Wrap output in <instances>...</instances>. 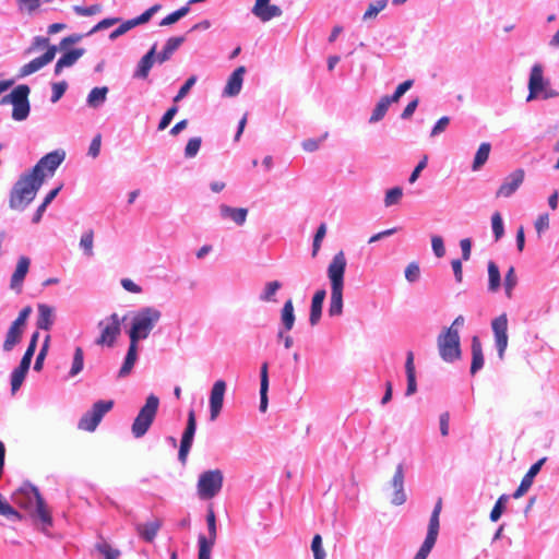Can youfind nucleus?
Instances as JSON below:
<instances>
[{
	"mask_svg": "<svg viewBox=\"0 0 559 559\" xmlns=\"http://www.w3.org/2000/svg\"><path fill=\"white\" fill-rule=\"evenodd\" d=\"M14 503L28 512L29 516L40 530L47 532L52 526L51 512L48 509L44 498L37 487L25 484L13 496Z\"/></svg>",
	"mask_w": 559,
	"mask_h": 559,
	"instance_id": "f257e3e1",
	"label": "nucleus"
},
{
	"mask_svg": "<svg viewBox=\"0 0 559 559\" xmlns=\"http://www.w3.org/2000/svg\"><path fill=\"white\" fill-rule=\"evenodd\" d=\"M346 264L344 252L338 251L328 266V276L331 282V298L329 305V314L331 317L341 316L343 312V288Z\"/></svg>",
	"mask_w": 559,
	"mask_h": 559,
	"instance_id": "f03ea898",
	"label": "nucleus"
},
{
	"mask_svg": "<svg viewBox=\"0 0 559 559\" xmlns=\"http://www.w3.org/2000/svg\"><path fill=\"white\" fill-rule=\"evenodd\" d=\"M41 185V179L35 178L28 171L21 175L10 191V209L19 212L24 211L35 199Z\"/></svg>",
	"mask_w": 559,
	"mask_h": 559,
	"instance_id": "7ed1b4c3",
	"label": "nucleus"
},
{
	"mask_svg": "<svg viewBox=\"0 0 559 559\" xmlns=\"http://www.w3.org/2000/svg\"><path fill=\"white\" fill-rule=\"evenodd\" d=\"M162 318V312L153 307H145L134 313L129 331L130 342L136 343L148 337L151 331Z\"/></svg>",
	"mask_w": 559,
	"mask_h": 559,
	"instance_id": "20e7f679",
	"label": "nucleus"
},
{
	"mask_svg": "<svg viewBox=\"0 0 559 559\" xmlns=\"http://www.w3.org/2000/svg\"><path fill=\"white\" fill-rule=\"evenodd\" d=\"M29 93L31 88L28 85L20 84L14 87L10 94L1 98L0 105L11 104L13 106L12 119L23 121L28 117L31 110L28 100Z\"/></svg>",
	"mask_w": 559,
	"mask_h": 559,
	"instance_id": "39448f33",
	"label": "nucleus"
},
{
	"mask_svg": "<svg viewBox=\"0 0 559 559\" xmlns=\"http://www.w3.org/2000/svg\"><path fill=\"white\" fill-rule=\"evenodd\" d=\"M559 96L558 91L551 87L549 80L544 78V69L540 63H535L531 69L528 80L527 100L543 98L549 99Z\"/></svg>",
	"mask_w": 559,
	"mask_h": 559,
	"instance_id": "423d86ee",
	"label": "nucleus"
},
{
	"mask_svg": "<svg viewBox=\"0 0 559 559\" xmlns=\"http://www.w3.org/2000/svg\"><path fill=\"white\" fill-rule=\"evenodd\" d=\"M158 406L159 399L154 394H150L131 427L132 435L135 438H141L147 432L155 419Z\"/></svg>",
	"mask_w": 559,
	"mask_h": 559,
	"instance_id": "0eeeda50",
	"label": "nucleus"
},
{
	"mask_svg": "<svg viewBox=\"0 0 559 559\" xmlns=\"http://www.w3.org/2000/svg\"><path fill=\"white\" fill-rule=\"evenodd\" d=\"M224 476L221 469L203 472L198 480V496L202 500L214 498L222 489Z\"/></svg>",
	"mask_w": 559,
	"mask_h": 559,
	"instance_id": "6e6552de",
	"label": "nucleus"
},
{
	"mask_svg": "<svg viewBox=\"0 0 559 559\" xmlns=\"http://www.w3.org/2000/svg\"><path fill=\"white\" fill-rule=\"evenodd\" d=\"M38 338H39V333L38 332H34L32 334V337H31V341H29V344L20 361V365L19 367H16L13 371H12V374H11V391L12 393L14 394L22 385L27 372H28V369H29V366H31V362H32V358L35 354V350H36V347H37V343H38Z\"/></svg>",
	"mask_w": 559,
	"mask_h": 559,
	"instance_id": "1a4fd4ad",
	"label": "nucleus"
},
{
	"mask_svg": "<svg viewBox=\"0 0 559 559\" xmlns=\"http://www.w3.org/2000/svg\"><path fill=\"white\" fill-rule=\"evenodd\" d=\"M112 407V400L97 401L93 404L92 408L81 417L78 428L83 431L93 432L102 421L103 417L111 411Z\"/></svg>",
	"mask_w": 559,
	"mask_h": 559,
	"instance_id": "9d476101",
	"label": "nucleus"
},
{
	"mask_svg": "<svg viewBox=\"0 0 559 559\" xmlns=\"http://www.w3.org/2000/svg\"><path fill=\"white\" fill-rule=\"evenodd\" d=\"M121 322L122 320L117 313H112L104 320H100L98 322L100 334L95 343L99 346L112 347L121 333Z\"/></svg>",
	"mask_w": 559,
	"mask_h": 559,
	"instance_id": "9b49d317",
	"label": "nucleus"
},
{
	"mask_svg": "<svg viewBox=\"0 0 559 559\" xmlns=\"http://www.w3.org/2000/svg\"><path fill=\"white\" fill-rule=\"evenodd\" d=\"M64 159L63 152H50L41 157L38 163L28 171L35 178H40L44 183L47 175L52 176L56 169Z\"/></svg>",
	"mask_w": 559,
	"mask_h": 559,
	"instance_id": "f8f14e48",
	"label": "nucleus"
},
{
	"mask_svg": "<svg viewBox=\"0 0 559 559\" xmlns=\"http://www.w3.org/2000/svg\"><path fill=\"white\" fill-rule=\"evenodd\" d=\"M197 429V419H195V413L193 409H190L188 413V419H187V426L181 437L178 459L179 461L185 464L187 462V457L189 454V451L192 445L193 437Z\"/></svg>",
	"mask_w": 559,
	"mask_h": 559,
	"instance_id": "ddd939ff",
	"label": "nucleus"
},
{
	"mask_svg": "<svg viewBox=\"0 0 559 559\" xmlns=\"http://www.w3.org/2000/svg\"><path fill=\"white\" fill-rule=\"evenodd\" d=\"M453 328H454V322L449 328L443 329L437 338L439 355L447 362H452L454 360V331H453Z\"/></svg>",
	"mask_w": 559,
	"mask_h": 559,
	"instance_id": "4468645a",
	"label": "nucleus"
},
{
	"mask_svg": "<svg viewBox=\"0 0 559 559\" xmlns=\"http://www.w3.org/2000/svg\"><path fill=\"white\" fill-rule=\"evenodd\" d=\"M498 355L503 358L508 346V318L506 313L500 314L491 322Z\"/></svg>",
	"mask_w": 559,
	"mask_h": 559,
	"instance_id": "2eb2a0df",
	"label": "nucleus"
},
{
	"mask_svg": "<svg viewBox=\"0 0 559 559\" xmlns=\"http://www.w3.org/2000/svg\"><path fill=\"white\" fill-rule=\"evenodd\" d=\"M525 178V171L522 168H518L508 175L501 186L496 192V198H509L511 197L523 183Z\"/></svg>",
	"mask_w": 559,
	"mask_h": 559,
	"instance_id": "dca6fc26",
	"label": "nucleus"
},
{
	"mask_svg": "<svg viewBox=\"0 0 559 559\" xmlns=\"http://www.w3.org/2000/svg\"><path fill=\"white\" fill-rule=\"evenodd\" d=\"M56 53H57L56 46L48 47V49L46 50V52L43 56L37 57V58L33 59L32 61H29L28 63L21 67L20 71H19V78H25L27 75H31L32 73L37 72L38 70H40L41 68H44L45 66L50 63L55 59Z\"/></svg>",
	"mask_w": 559,
	"mask_h": 559,
	"instance_id": "f3484780",
	"label": "nucleus"
},
{
	"mask_svg": "<svg viewBox=\"0 0 559 559\" xmlns=\"http://www.w3.org/2000/svg\"><path fill=\"white\" fill-rule=\"evenodd\" d=\"M225 391L226 382L224 380H217L214 382L210 395L211 420H215L223 408Z\"/></svg>",
	"mask_w": 559,
	"mask_h": 559,
	"instance_id": "a211bd4d",
	"label": "nucleus"
},
{
	"mask_svg": "<svg viewBox=\"0 0 559 559\" xmlns=\"http://www.w3.org/2000/svg\"><path fill=\"white\" fill-rule=\"evenodd\" d=\"M252 13L262 22H267L281 16L283 11L280 7L271 4L270 0H255Z\"/></svg>",
	"mask_w": 559,
	"mask_h": 559,
	"instance_id": "6ab92c4d",
	"label": "nucleus"
},
{
	"mask_svg": "<svg viewBox=\"0 0 559 559\" xmlns=\"http://www.w3.org/2000/svg\"><path fill=\"white\" fill-rule=\"evenodd\" d=\"M547 461V457L539 459L536 463H534L527 473L523 476L520 486L518 489L513 492V498L519 499L522 496H524L528 489L531 488L534 477L539 473L542 466Z\"/></svg>",
	"mask_w": 559,
	"mask_h": 559,
	"instance_id": "aec40b11",
	"label": "nucleus"
},
{
	"mask_svg": "<svg viewBox=\"0 0 559 559\" xmlns=\"http://www.w3.org/2000/svg\"><path fill=\"white\" fill-rule=\"evenodd\" d=\"M31 265V260L27 257H20L15 271L12 274L10 287L15 290L16 293H21L24 278L26 274L28 273Z\"/></svg>",
	"mask_w": 559,
	"mask_h": 559,
	"instance_id": "412c9836",
	"label": "nucleus"
},
{
	"mask_svg": "<svg viewBox=\"0 0 559 559\" xmlns=\"http://www.w3.org/2000/svg\"><path fill=\"white\" fill-rule=\"evenodd\" d=\"M392 486L394 488L392 503L395 506L403 504L406 501V495L404 492V471L402 464L396 466L394 476L392 478Z\"/></svg>",
	"mask_w": 559,
	"mask_h": 559,
	"instance_id": "4be33fe9",
	"label": "nucleus"
},
{
	"mask_svg": "<svg viewBox=\"0 0 559 559\" xmlns=\"http://www.w3.org/2000/svg\"><path fill=\"white\" fill-rule=\"evenodd\" d=\"M246 68L243 66L238 67L228 78L227 84L224 88V94L227 96H236L240 93L243 75Z\"/></svg>",
	"mask_w": 559,
	"mask_h": 559,
	"instance_id": "5701e85b",
	"label": "nucleus"
},
{
	"mask_svg": "<svg viewBox=\"0 0 559 559\" xmlns=\"http://www.w3.org/2000/svg\"><path fill=\"white\" fill-rule=\"evenodd\" d=\"M326 296L325 289H318L311 299V307H310V316H309V322L311 326H314L319 323L322 314V307L323 302Z\"/></svg>",
	"mask_w": 559,
	"mask_h": 559,
	"instance_id": "b1692460",
	"label": "nucleus"
},
{
	"mask_svg": "<svg viewBox=\"0 0 559 559\" xmlns=\"http://www.w3.org/2000/svg\"><path fill=\"white\" fill-rule=\"evenodd\" d=\"M160 527H162V520L154 519L153 521L147 522V523L136 524L135 531L141 538H143L147 543H151L155 539Z\"/></svg>",
	"mask_w": 559,
	"mask_h": 559,
	"instance_id": "393cba45",
	"label": "nucleus"
},
{
	"mask_svg": "<svg viewBox=\"0 0 559 559\" xmlns=\"http://www.w3.org/2000/svg\"><path fill=\"white\" fill-rule=\"evenodd\" d=\"M84 53L85 50L83 48H75L66 52L58 59L55 66V74L58 75L64 68L72 67Z\"/></svg>",
	"mask_w": 559,
	"mask_h": 559,
	"instance_id": "a878e982",
	"label": "nucleus"
},
{
	"mask_svg": "<svg viewBox=\"0 0 559 559\" xmlns=\"http://www.w3.org/2000/svg\"><path fill=\"white\" fill-rule=\"evenodd\" d=\"M24 329L14 322L11 323L2 345L4 352H11L21 342Z\"/></svg>",
	"mask_w": 559,
	"mask_h": 559,
	"instance_id": "bb28decb",
	"label": "nucleus"
},
{
	"mask_svg": "<svg viewBox=\"0 0 559 559\" xmlns=\"http://www.w3.org/2000/svg\"><path fill=\"white\" fill-rule=\"evenodd\" d=\"M38 317L36 321V325L40 330L48 331L51 329L53 324V309L45 304H39L37 306Z\"/></svg>",
	"mask_w": 559,
	"mask_h": 559,
	"instance_id": "cd10ccee",
	"label": "nucleus"
},
{
	"mask_svg": "<svg viewBox=\"0 0 559 559\" xmlns=\"http://www.w3.org/2000/svg\"><path fill=\"white\" fill-rule=\"evenodd\" d=\"M156 52V45H154L147 53H145L141 60L139 61L138 69L134 72V78L146 79L148 76L150 70L154 63V56Z\"/></svg>",
	"mask_w": 559,
	"mask_h": 559,
	"instance_id": "c85d7f7f",
	"label": "nucleus"
},
{
	"mask_svg": "<svg viewBox=\"0 0 559 559\" xmlns=\"http://www.w3.org/2000/svg\"><path fill=\"white\" fill-rule=\"evenodd\" d=\"M260 411L265 412L267 408V390H269V365L263 362L260 370Z\"/></svg>",
	"mask_w": 559,
	"mask_h": 559,
	"instance_id": "c756f323",
	"label": "nucleus"
},
{
	"mask_svg": "<svg viewBox=\"0 0 559 559\" xmlns=\"http://www.w3.org/2000/svg\"><path fill=\"white\" fill-rule=\"evenodd\" d=\"M136 358H138V344L130 342L127 356H126L124 361H123V364L119 370V373H118V376L120 378H124L131 372V370L136 361Z\"/></svg>",
	"mask_w": 559,
	"mask_h": 559,
	"instance_id": "7c9ffc66",
	"label": "nucleus"
},
{
	"mask_svg": "<svg viewBox=\"0 0 559 559\" xmlns=\"http://www.w3.org/2000/svg\"><path fill=\"white\" fill-rule=\"evenodd\" d=\"M183 41H185L183 36L170 37L166 41L162 52H159L157 55V61L159 63L167 61L170 58V56L174 53V51L177 50Z\"/></svg>",
	"mask_w": 559,
	"mask_h": 559,
	"instance_id": "2f4dec72",
	"label": "nucleus"
},
{
	"mask_svg": "<svg viewBox=\"0 0 559 559\" xmlns=\"http://www.w3.org/2000/svg\"><path fill=\"white\" fill-rule=\"evenodd\" d=\"M221 213L223 217H228L238 225L246 222L248 210L243 207H230L228 205H221Z\"/></svg>",
	"mask_w": 559,
	"mask_h": 559,
	"instance_id": "473e14b6",
	"label": "nucleus"
},
{
	"mask_svg": "<svg viewBox=\"0 0 559 559\" xmlns=\"http://www.w3.org/2000/svg\"><path fill=\"white\" fill-rule=\"evenodd\" d=\"M472 356L471 372L474 374L484 366L483 348L477 336H474L472 341Z\"/></svg>",
	"mask_w": 559,
	"mask_h": 559,
	"instance_id": "72a5a7b5",
	"label": "nucleus"
},
{
	"mask_svg": "<svg viewBox=\"0 0 559 559\" xmlns=\"http://www.w3.org/2000/svg\"><path fill=\"white\" fill-rule=\"evenodd\" d=\"M501 285V275L498 265L493 261L488 262V289L491 293L498 292Z\"/></svg>",
	"mask_w": 559,
	"mask_h": 559,
	"instance_id": "f704fd0d",
	"label": "nucleus"
},
{
	"mask_svg": "<svg viewBox=\"0 0 559 559\" xmlns=\"http://www.w3.org/2000/svg\"><path fill=\"white\" fill-rule=\"evenodd\" d=\"M281 320L286 331H290L295 323L294 304L292 299L285 301L282 311Z\"/></svg>",
	"mask_w": 559,
	"mask_h": 559,
	"instance_id": "c9c22d12",
	"label": "nucleus"
},
{
	"mask_svg": "<svg viewBox=\"0 0 559 559\" xmlns=\"http://www.w3.org/2000/svg\"><path fill=\"white\" fill-rule=\"evenodd\" d=\"M491 145L488 142H484L479 145L473 162V170H478L488 160Z\"/></svg>",
	"mask_w": 559,
	"mask_h": 559,
	"instance_id": "e433bc0d",
	"label": "nucleus"
},
{
	"mask_svg": "<svg viewBox=\"0 0 559 559\" xmlns=\"http://www.w3.org/2000/svg\"><path fill=\"white\" fill-rule=\"evenodd\" d=\"M441 510H442V499L440 498V499H438V501L433 508V511L430 515L427 533L438 536L439 527H440L439 516H440Z\"/></svg>",
	"mask_w": 559,
	"mask_h": 559,
	"instance_id": "4c0bfd02",
	"label": "nucleus"
},
{
	"mask_svg": "<svg viewBox=\"0 0 559 559\" xmlns=\"http://www.w3.org/2000/svg\"><path fill=\"white\" fill-rule=\"evenodd\" d=\"M437 535L427 533V536L421 544L419 550L415 555L414 559H427L428 555L430 554L431 549L433 548L436 542H437Z\"/></svg>",
	"mask_w": 559,
	"mask_h": 559,
	"instance_id": "58836bf2",
	"label": "nucleus"
},
{
	"mask_svg": "<svg viewBox=\"0 0 559 559\" xmlns=\"http://www.w3.org/2000/svg\"><path fill=\"white\" fill-rule=\"evenodd\" d=\"M108 93V88L106 86L104 87H94L87 97V103L92 107H97L102 103L105 102L106 95Z\"/></svg>",
	"mask_w": 559,
	"mask_h": 559,
	"instance_id": "ea45409f",
	"label": "nucleus"
},
{
	"mask_svg": "<svg viewBox=\"0 0 559 559\" xmlns=\"http://www.w3.org/2000/svg\"><path fill=\"white\" fill-rule=\"evenodd\" d=\"M389 106V99L381 97L369 118V122L373 123L380 121L385 116Z\"/></svg>",
	"mask_w": 559,
	"mask_h": 559,
	"instance_id": "a19ab883",
	"label": "nucleus"
},
{
	"mask_svg": "<svg viewBox=\"0 0 559 559\" xmlns=\"http://www.w3.org/2000/svg\"><path fill=\"white\" fill-rule=\"evenodd\" d=\"M83 366H84V352H83L82 347L78 346L74 349L72 367L70 369L69 374L71 377H75L76 374H79L82 371Z\"/></svg>",
	"mask_w": 559,
	"mask_h": 559,
	"instance_id": "79ce46f5",
	"label": "nucleus"
},
{
	"mask_svg": "<svg viewBox=\"0 0 559 559\" xmlns=\"http://www.w3.org/2000/svg\"><path fill=\"white\" fill-rule=\"evenodd\" d=\"M516 284H518V277L515 275V269H514V266H510L504 276V290H506V296L509 299L512 298V293H513V289L516 286Z\"/></svg>",
	"mask_w": 559,
	"mask_h": 559,
	"instance_id": "37998d69",
	"label": "nucleus"
},
{
	"mask_svg": "<svg viewBox=\"0 0 559 559\" xmlns=\"http://www.w3.org/2000/svg\"><path fill=\"white\" fill-rule=\"evenodd\" d=\"M93 245H94V230L88 229L82 235L81 240H80V247L82 248V250L84 251V253L87 257H92L94 253Z\"/></svg>",
	"mask_w": 559,
	"mask_h": 559,
	"instance_id": "c03bdc74",
	"label": "nucleus"
},
{
	"mask_svg": "<svg viewBox=\"0 0 559 559\" xmlns=\"http://www.w3.org/2000/svg\"><path fill=\"white\" fill-rule=\"evenodd\" d=\"M190 8L189 5H185L178 10H176L175 12L168 14L167 16H165L159 25L160 26H168V25H171L174 23H176L177 21H179L181 17H183L188 12H189Z\"/></svg>",
	"mask_w": 559,
	"mask_h": 559,
	"instance_id": "a18cd8bd",
	"label": "nucleus"
},
{
	"mask_svg": "<svg viewBox=\"0 0 559 559\" xmlns=\"http://www.w3.org/2000/svg\"><path fill=\"white\" fill-rule=\"evenodd\" d=\"M215 543L209 542L204 535L199 536L198 559H211V550Z\"/></svg>",
	"mask_w": 559,
	"mask_h": 559,
	"instance_id": "49530a36",
	"label": "nucleus"
},
{
	"mask_svg": "<svg viewBox=\"0 0 559 559\" xmlns=\"http://www.w3.org/2000/svg\"><path fill=\"white\" fill-rule=\"evenodd\" d=\"M95 548L99 554L104 556L105 559H118V557L120 556V551L118 549H114L106 542L96 544Z\"/></svg>",
	"mask_w": 559,
	"mask_h": 559,
	"instance_id": "de8ad7c7",
	"label": "nucleus"
},
{
	"mask_svg": "<svg viewBox=\"0 0 559 559\" xmlns=\"http://www.w3.org/2000/svg\"><path fill=\"white\" fill-rule=\"evenodd\" d=\"M386 4V0H378L374 3H370L366 12L364 13V20H370L376 17L379 14V12L385 9Z\"/></svg>",
	"mask_w": 559,
	"mask_h": 559,
	"instance_id": "09e8293b",
	"label": "nucleus"
},
{
	"mask_svg": "<svg viewBox=\"0 0 559 559\" xmlns=\"http://www.w3.org/2000/svg\"><path fill=\"white\" fill-rule=\"evenodd\" d=\"M206 523H207V530H209V542L215 543L216 536H217V530H216V516L212 508L209 509L206 514Z\"/></svg>",
	"mask_w": 559,
	"mask_h": 559,
	"instance_id": "8fccbe9b",
	"label": "nucleus"
},
{
	"mask_svg": "<svg viewBox=\"0 0 559 559\" xmlns=\"http://www.w3.org/2000/svg\"><path fill=\"white\" fill-rule=\"evenodd\" d=\"M282 287V283L278 281L269 282L265 285L263 294L260 296V299L263 301H272L275 293Z\"/></svg>",
	"mask_w": 559,
	"mask_h": 559,
	"instance_id": "3c124183",
	"label": "nucleus"
},
{
	"mask_svg": "<svg viewBox=\"0 0 559 559\" xmlns=\"http://www.w3.org/2000/svg\"><path fill=\"white\" fill-rule=\"evenodd\" d=\"M509 497L507 495H501L496 504L493 506L491 512H490V520L492 522H496L500 519L501 514L504 510V503L508 501Z\"/></svg>",
	"mask_w": 559,
	"mask_h": 559,
	"instance_id": "603ef678",
	"label": "nucleus"
},
{
	"mask_svg": "<svg viewBox=\"0 0 559 559\" xmlns=\"http://www.w3.org/2000/svg\"><path fill=\"white\" fill-rule=\"evenodd\" d=\"M403 195V190L400 187H394L386 191L384 198L385 206H391L393 204H397Z\"/></svg>",
	"mask_w": 559,
	"mask_h": 559,
	"instance_id": "864d4df0",
	"label": "nucleus"
},
{
	"mask_svg": "<svg viewBox=\"0 0 559 559\" xmlns=\"http://www.w3.org/2000/svg\"><path fill=\"white\" fill-rule=\"evenodd\" d=\"M326 234V225L324 223L320 224V226L317 229V233L313 237V243H312V257H316L320 250L321 242Z\"/></svg>",
	"mask_w": 559,
	"mask_h": 559,
	"instance_id": "5fc2aeb1",
	"label": "nucleus"
},
{
	"mask_svg": "<svg viewBox=\"0 0 559 559\" xmlns=\"http://www.w3.org/2000/svg\"><path fill=\"white\" fill-rule=\"evenodd\" d=\"M201 143H202L201 138H199V136L191 138V139L188 141V143H187V145H186V148H185V155H186V157H187V158H192V157H194V156L198 154V152H199V150H200V147H201Z\"/></svg>",
	"mask_w": 559,
	"mask_h": 559,
	"instance_id": "6e6d98bb",
	"label": "nucleus"
},
{
	"mask_svg": "<svg viewBox=\"0 0 559 559\" xmlns=\"http://www.w3.org/2000/svg\"><path fill=\"white\" fill-rule=\"evenodd\" d=\"M51 45H49V38L47 37H43V36H36L31 46L25 50V53L26 55H31L39 49H43V48H47L50 47Z\"/></svg>",
	"mask_w": 559,
	"mask_h": 559,
	"instance_id": "4d7b16f0",
	"label": "nucleus"
},
{
	"mask_svg": "<svg viewBox=\"0 0 559 559\" xmlns=\"http://www.w3.org/2000/svg\"><path fill=\"white\" fill-rule=\"evenodd\" d=\"M491 226L496 240L500 239L503 236L504 229L502 217L499 212L493 213L491 217Z\"/></svg>",
	"mask_w": 559,
	"mask_h": 559,
	"instance_id": "13d9d810",
	"label": "nucleus"
},
{
	"mask_svg": "<svg viewBox=\"0 0 559 559\" xmlns=\"http://www.w3.org/2000/svg\"><path fill=\"white\" fill-rule=\"evenodd\" d=\"M311 550L313 552L314 559H324L325 551L322 547V537L320 534H316L312 538Z\"/></svg>",
	"mask_w": 559,
	"mask_h": 559,
	"instance_id": "bf43d9fd",
	"label": "nucleus"
},
{
	"mask_svg": "<svg viewBox=\"0 0 559 559\" xmlns=\"http://www.w3.org/2000/svg\"><path fill=\"white\" fill-rule=\"evenodd\" d=\"M431 247H432V251L437 258L440 259L445 255V252H447L445 246H444L443 239L440 236L435 235L431 237Z\"/></svg>",
	"mask_w": 559,
	"mask_h": 559,
	"instance_id": "052dcab7",
	"label": "nucleus"
},
{
	"mask_svg": "<svg viewBox=\"0 0 559 559\" xmlns=\"http://www.w3.org/2000/svg\"><path fill=\"white\" fill-rule=\"evenodd\" d=\"M177 111H178V107L176 105L168 108L167 111L163 115V117L158 123V130H160V131L165 130L169 126L171 120L174 119Z\"/></svg>",
	"mask_w": 559,
	"mask_h": 559,
	"instance_id": "680f3d73",
	"label": "nucleus"
},
{
	"mask_svg": "<svg viewBox=\"0 0 559 559\" xmlns=\"http://www.w3.org/2000/svg\"><path fill=\"white\" fill-rule=\"evenodd\" d=\"M73 10L79 15L91 16V15L99 13L102 11V5L100 4H93V5H90V7L75 5L73 8Z\"/></svg>",
	"mask_w": 559,
	"mask_h": 559,
	"instance_id": "e2e57ef3",
	"label": "nucleus"
},
{
	"mask_svg": "<svg viewBox=\"0 0 559 559\" xmlns=\"http://www.w3.org/2000/svg\"><path fill=\"white\" fill-rule=\"evenodd\" d=\"M68 87V84L66 81L53 83L52 88V95H51V103H57L66 93Z\"/></svg>",
	"mask_w": 559,
	"mask_h": 559,
	"instance_id": "0e129e2a",
	"label": "nucleus"
},
{
	"mask_svg": "<svg viewBox=\"0 0 559 559\" xmlns=\"http://www.w3.org/2000/svg\"><path fill=\"white\" fill-rule=\"evenodd\" d=\"M49 341H50V336L47 335L46 338H45V342L36 357V360H35V365H34V369L35 370H40L41 367H43V362H44V359L47 355V352H48V345H49Z\"/></svg>",
	"mask_w": 559,
	"mask_h": 559,
	"instance_id": "69168bd1",
	"label": "nucleus"
},
{
	"mask_svg": "<svg viewBox=\"0 0 559 559\" xmlns=\"http://www.w3.org/2000/svg\"><path fill=\"white\" fill-rule=\"evenodd\" d=\"M329 133L325 132L320 139H308L302 142V148L307 152H314L319 148L320 143L328 138Z\"/></svg>",
	"mask_w": 559,
	"mask_h": 559,
	"instance_id": "338daca9",
	"label": "nucleus"
},
{
	"mask_svg": "<svg viewBox=\"0 0 559 559\" xmlns=\"http://www.w3.org/2000/svg\"><path fill=\"white\" fill-rule=\"evenodd\" d=\"M420 270L419 265L415 262H412L407 265L405 270V277L408 282H415L419 278Z\"/></svg>",
	"mask_w": 559,
	"mask_h": 559,
	"instance_id": "774afa93",
	"label": "nucleus"
}]
</instances>
